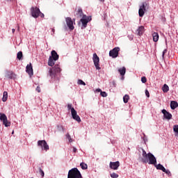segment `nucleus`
Segmentation results:
<instances>
[{"instance_id": "4468645a", "label": "nucleus", "mask_w": 178, "mask_h": 178, "mask_svg": "<svg viewBox=\"0 0 178 178\" xmlns=\"http://www.w3.org/2000/svg\"><path fill=\"white\" fill-rule=\"evenodd\" d=\"M161 112L163 114L165 119H166L167 120H170V119H172V113L168 112V111L165 109H163Z\"/></svg>"}, {"instance_id": "9b49d317", "label": "nucleus", "mask_w": 178, "mask_h": 178, "mask_svg": "<svg viewBox=\"0 0 178 178\" xmlns=\"http://www.w3.org/2000/svg\"><path fill=\"white\" fill-rule=\"evenodd\" d=\"M91 20L90 17H87V15H83L82 19H81V22L82 23V26L83 29H86L87 27V24L88 22Z\"/></svg>"}, {"instance_id": "a211bd4d", "label": "nucleus", "mask_w": 178, "mask_h": 178, "mask_svg": "<svg viewBox=\"0 0 178 178\" xmlns=\"http://www.w3.org/2000/svg\"><path fill=\"white\" fill-rule=\"evenodd\" d=\"M118 72L122 76H124V74H126V67H123L122 68H120L118 70ZM122 79H123V77H122Z\"/></svg>"}, {"instance_id": "aec40b11", "label": "nucleus", "mask_w": 178, "mask_h": 178, "mask_svg": "<svg viewBox=\"0 0 178 178\" xmlns=\"http://www.w3.org/2000/svg\"><path fill=\"white\" fill-rule=\"evenodd\" d=\"M156 168L157 169V170H162V172L165 171V167H163L162 165V164L159 163L158 165H155Z\"/></svg>"}, {"instance_id": "a878e982", "label": "nucleus", "mask_w": 178, "mask_h": 178, "mask_svg": "<svg viewBox=\"0 0 178 178\" xmlns=\"http://www.w3.org/2000/svg\"><path fill=\"white\" fill-rule=\"evenodd\" d=\"M129 99H130V97L128 95H125L123 97V102L124 104H127L129 102Z\"/></svg>"}, {"instance_id": "79ce46f5", "label": "nucleus", "mask_w": 178, "mask_h": 178, "mask_svg": "<svg viewBox=\"0 0 178 178\" xmlns=\"http://www.w3.org/2000/svg\"><path fill=\"white\" fill-rule=\"evenodd\" d=\"M36 91H37L38 92H41V88H40V86H38V87L36 88Z\"/></svg>"}, {"instance_id": "f8f14e48", "label": "nucleus", "mask_w": 178, "mask_h": 178, "mask_svg": "<svg viewBox=\"0 0 178 178\" xmlns=\"http://www.w3.org/2000/svg\"><path fill=\"white\" fill-rule=\"evenodd\" d=\"M71 114L74 120H76V122H78V123H80V122H81L80 116L77 115V111L74 108H72Z\"/></svg>"}, {"instance_id": "1a4fd4ad", "label": "nucleus", "mask_w": 178, "mask_h": 178, "mask_svg": "<svg viewBox=\"0 0 178 178\" xmlns=\"http://www.w3.org/2000/svg\"><path fill=\"white\" fill-rule=\"evenodd\" d=\"M92 60L97 70H101V67H99V57H98L97 53L93 54Z\"/></svg>"}, {"instance_id": "ea45409f", "label": "nucleus", "mask_w": 178, "mask_h": 178, "mask_svg": "<svg viewBox=\"0 0 178 178\" xmlns=\"http://www.w3.org/2000/svg\"><path fill=\"white\" fill-rule=\"evenodd\" d=\"M145 95L146 97H147V98H149V92L148 91V90H145Z\"/></svg>"}, {"instance_id": "6e6552de", "label": "nucleus", "mask_w": 178, "mask_h": 178, "mask_svg": "<svg viewBox=\"0 0 178 178\" xmlns=\"http://www.w3.org/2000/svg\"><path fill=\"white\" fill-rule=\"evenodd\" d=\"M120 51V47H115L114 49H113L112 50H111L109 51V56H111V58H118V56H119V51Z\"/></svg>"}, {"instance_id": "7c9ffc66", "label": "nucleus", "mask_w": 178, "mask_h": 178, "mask_svg": "<svg viewBox=\"0 0 178 178\" xmlns=\"http://www.w3.org/2000/svg\"><path fill=\"white\" fill-rule=\"evenodd\" d=\"M163 172H164V173H165L168 176H172V173L170 172V171L169 170H166V168H165V170Z\"/></svg>"}, {"instance_id": "c9c22d12", "label": "nucleus", "mask_w": 178, "mask_h": 178, "mask_svg": "<svg viewBox=\"0 0 178 178\" xmlns=\"http://www.w3.org/2000/svg\"><path fill=\"white\" fill-rule=\"evenodd\" d=\"M67 138L69 140V143H73V140L72 139L70 135H67Z\"/></svg>"}, {"instance_id": "c85d7f7f", "label": "nucleus", "mask_w": 178, "mask_h": 178, "mask_svg": "<svg viewBox=\"0 0 178 178\" xmlns=\"http://www.w3.org/2000/svg\"><path fill=\"white\" fill-rule=\"evenodd\" d=\"M111 177H112V178H118V177H119V175H118L115 172H113V173L111 174Z\"/></svg>"}, {"instance_id": "4c0bfd02", "label": "nucleus", "mask_w": 178, "mask_h": 178, "mask_svg": "<svg viewBox=\"0 0 178 178\" xmlns=\"http://www.w3.org/2000/svg\"><path fill=\"white\" fill-rule=\"evenodd\" d=\"M58 130L62 133V131H63V127L61 125L58 126Z\"/></svg>"}, {"instance_id": "a19ab883", "label": "nucleus", "mask_w": 178, "mask_h": 178, "mask_svg": "<svg viewBox=\"0 0 178 178\" xmlns=\"http://www.w3.org/2000/svg\"><path fill=\"white\" fill-rule=\"evenodd\" d=\"M142 138L143 139V141H145V143L146 141H148V140L147 139V136H145V135H143V137L142 136Z\"/></svg>"}, {"instance_id": "4be33fe9", "label": "nucleus", "mask_w": 178, "mask_h": 178, "mask_svg": "<svg viewBox=\"0 0 178 178\" xmlns=\"http://www.w3.org/2000/svg\"><path fill=\"white\" fill-rule=\"evenodd\" d=\"M148 8V3L147 2H143L139 9H143V10H146V8Z\"/></svg>"}, {"instance_id": "2eb2a0df", "label": "nucleus", "mask_w": 178, "mask_h": 178, "mask_svg": "<svg viewBox=\"0 0 178 178\" xmlns=\"http://www.w3.org/2000/svg\"><path fill=\"white\" fill-rule=\"evenodd\" d=\"M26 72L29 76H33L34 74V72H33V65H31V63L26 65Z\"/></svg>"}, {"instance_id": "412c9836", "label": "nucleus", "mask_w": 178, "mask_h": 178, "mask_svg": "<svg viewBox=\"0 0 178 178\" xmlns=\"http://www.w3.org/2000/svg\"><path fill=\"white\" fill-rule=\"evenodd\" d=\"M2 101L3 102H6V101H8V92H3Z\"/></svg>"}, {"instance_id": "cd10ccee", "label": "nucleus", "mask_w": 178, "mask_h": 178, "mask_svg": "<svg viewBox=\"0 0 178 178\" xmlns=\"http://www.w3.org/2000/svg\"><path fill=\"white\" fill-rule=\"evenodd\" d=\"M22 58H23V52L19 51L17 54V59L22 60Z\"/></svg>"}, {"instance_id": "f704fd0d", "label": "nucleus", "mask_w": 178, "mask_h": 178, "mask_svg": "<svg viewBox=\"0 0 178 178\" xmlns=\"http://www.w3.org/2000/svg\"><path fill=\"white\" fill-rule=\"evenodd\" d=\"M141 81H142V83H147V77L143 76V77L141 78Z\"/></svg>"}, {"instance_id": "2f4dec72", "label": "nucleus", "mask_w": 178, "mask_h": 178, "mask_svg": "<svg viewBox=\"0 0 178 178\" xmlns=\"http://www.w3.org/2000/svg\"><path fill=\"white\" fill-rule=\"evenodd\" d=\"M78 84H79L80 86H86V82H83V80L79 79L78 80Z\"/></svg>"}, {"instance_id": "9d476101", "label": "nucleus", "mask_w": 178, "mask_h": 178, "mask_svg": "<svg viewBox=\"0 0 178 178\" xmlns=\"http://www.w3.org/2000/svg\"><path fill=\"white\" fill-rule=\"evenodd\" d=\"M76 19H72V17H67L65 18V22L67 23V27L70 30H74V26H73V21L75 22Z\"/></svg>"}, {"instance_id": "09e8293b", "label": "nucleus", "mask_w": 178, "mask_h": 178, "mask_svg": "<svg viewBox=\"0 0 178 178\" xmlns=\"http://www.w3.org/2000/svg\"><path fill=\"white\" fill-rule=\"evenodd\" d=\"M100 1V2H104L105 1V0H99Z\"/></svg>"}, {"instance_id": "dca6fc26", "label": "nucleus", "mask_w": 178, "mask_h": 178, "mask_svg": "<svg viewBox=\"0 0 178 178\" xmlns=\"http://www.w3.org/2000/svg\"><path fill=\"white\" fill-rule=\"evenodd\" d=\"M144 31H145L144 26H140L136 31V34H137V35H143V34H144Z\"/></svg>"}, {"instance_id": "8fccbe9b", "label": "nucleus", "mask_w": 178, "mask_h": 178, "mask_svg": "<svg viewBox=\"0 0 178 178\" xmlns=\"http://www.w3.org/2000/svg\"><path fill=\"white\" fill-rule=\"evenodd\" d=\"M19 30H20V26H18L17 31H19Z\"/></svg>"}, {"instance_id": "b1692460", "label": "nucleus", "mask_w": 178, "mask_h": 178, "mask_svg": "<svg viewBox=\"0 0 178 178\" xmlns=\"http://www.w3.org/2000/svg\"><path fill=\"white\" fill-rule=\"evenodd\" d=\"M76 16H78V17H83V16H84V15H83V10L81 8L78 9Z\"/></svg>"}, {"instance_id": "393cba45", "label": "nucleus", "mask_w": 178, "mask_h": 178, "mask_svg": "<svg viewBox=\"0 0 178 178\" xmlns=\"http://www.w3.org/2000/svg\"><path fill=\"white\" fill-rule=\"evenodd\" d=\"M163 92H168L169 91V86L166 84H164L162 87Z\"/></svg>"}, {"instance_id": "bb28decb", "label": "nucleus", "mask_w": 178, "mask_h": 178, "mask_svg": "<svg viewBox=\"0 0 178 178\" xmlns=\"http://www.w3.org/2000/svg\"><path fill=\"white\" fill-rule=\"evenodd\" d=\"M80 166H81V169H83V170H86V169H88V165H87V164L86 163H81Z\"/></svg>"}, {"instance_id": "6ab92c4d", "label": "nucleus", "mask_w": 178, "mask_h": 178, "mask_svg": "<svg viewBox=\"0 0 178 178\" xmlns=\"http://www.w3.org/2000/svg\"><path fill=\"white\" fill-rule=\"evenodd\" d=\"M178 106V104L177 102H175V101H172L171 103H170V108L171 109H173L175 110V108H177Z\"/></svg>"}, {"instance_id": "c03bdc74", "label": "nucleus", "mask_w": 178, "mask_h": 178, "mask_svg": "<svg viewBox=\"0 0 178 178\" xmlns=\"http://www.w3.org/2000/svg\"><path fill=\"white\" fill-rule=\"evenodd\" d=\"M73 152H77V149L73 147Z\"/></svg>"}, {"instance_id": "de8ad7c7", "label": "nucleus", "mask_w": 178, "mask_h": 178, "mask_svg": "<svg viewBox=\"0 0 178 178\" xmlns=\"http://www.w3.org/2000/svg\"><path fill=\"white\" fill-rule=\"evenodd\" d=\"M12 31H13V33H15V31H16V29H12Z\"/></svg>"}, {"instance_id": "58836bf2", "label": "nucleus", "mask_w": 178, "mask_h": 178, "mask_svg": "<svg viewBox=\"0 0 178 178\" xmlns=\"http://www.w3.org/2000/svg\"><path fill=\"white\" fill-rule=\"evenodd\" d=\"M168 53V49H164L163 51V54H162V57H163V58H165V54H167Z\"/></svg>"}, {"instance_id": "a18cd8bd", "label": "nucleus", "mask_w": 178, "mask_h": 178, "mask_svg": "<svg viewBox=\"0 0 178 178\" xmlns=\"http://www.w3.org/2000/svg\"><path fill=\"white\" fill-rule=\"evenodd\" d=\"M51 31H52V35H54V34H55V29H51Z\"/></svg>"}, {"instance_id": "49530a36", "label": "nucleus", "mask_w": 178, "mask_h": 178, "mask_svg": "<svg viewBox=\"0 0 178 178\" xmlns=\"http://www.w3.org/2000/svg\"><path fill=\"white\" fill-rule=\"evenodd\" d=\"M96 91H97V92H102V90L101 89H99V88L97 89Z\"/></svg>"}, {"instance_id": "5701e85b", "label": "nucleus", "mask_w": 178, "mask_h": 178, "mask_svg": "<svg viewBox=\"0 0 178 178\" xmlns=\"http://www.w3.org/2000/svg\"><path fill=\"white\" fill-rule=\"evenodd\" d=\"M138 15L140 17H143V16L145 15V10H143V8H139Z\"/></svg>"}, {"instance_id": "473e14b6", "label": "nucleus", "mask_w": 178, "mask_h": 178, "mask_svg": "<svg viewBox=\"0 0 178 178\" xmlns=\"http://www.w3.org/2000/svg\"><path fill=\"white\" fill-rule=\"evenodd\" d=\"M39 172H40V176H42V177H44V176H45V173H44V170H42V169L40 168Z\"/></svg>"}, {"instance_id": "37998d69", "label": "nucleus", "mask_w": 178, "mask_h": 178, "mask_svg": "<svg viewBox=\"0 0 178 178\" xmlns=\"http://www.w3.org/2000/svg\"><path fill=\"white\" fill-rule=\"evenodd\" d=\"M39 16H40L42 18L45 17V15H44V13H41V11H40V13L39 14Z\"/></svg>"}, {"instance_id": "f03ea898", "label": "nucleus", "mask_w": 178, "mask_h": 178, "mask_svg": "<svg viewBox=\"0 0 178 178\" xmlns=\"http://www.w3.org/2000/svg\"><path fill=\"white\" fill-rule=\"evenodd\" d=\"M67 178H83V176L77 168H74L69 170Z\"/></svg>"}, {"instance_id": "3c124183", "label": "nucleus", "mask_w": 178, "mask_h": 178, "mask_svg": "<svg viewBox=\"0 0 178 178\" xmlns=\"http://www.w3.org/2000/svg\"><path fill=\"white\" fill-rule=\"evenodd\" d=\"M15 134V131H13V132L11 133V134Z\"/></svg>"}, {"instance_id": "e433bc0d", "label": "nucleus", "mask_w": 178, "mask_h": 178, "mask_svg": "<svg viewBox=\"0 0 178 178\" xmlns=\"http://www.w3.org/2000/svg\"><path fill=\"white\" fill-rule=\"evenodd\" d=\"M67 109L68 111L71 110V113H72V109H74V108L72 107V104H67Z\"/></svg>"}, {"instance_id": "423d86ee", "label": "nucleus", "mask_w": 178, "mask_h": 178, "mask_svg": "<svg viewBox=\"0 0 178 178\" xmlns=\"http://www.w3.org/2000/svg\"><path fill=\"white\" fill-rule=\"evenodd\" d=\"M31 16L35 19H37L40 17V10L38 7H31Z\"/></svg>"}, {"instance_id": "c756f323", "label": "nucleus", "mask_w": 178, "mask_h": 178, "mask_svg": "<svg viewBox=\"0 0 178 178\" xmlns=\"http://www.w3.org/2000/svg\"><path fill=\"white\" fill-rule=\"evenodd\" d=\"M173 130L175 133H177V134H178V124L173 126Z\"/></svg>"}, {"instance_id": "ddd939ff", "label": "nucleus", "mask_w": 178, "mask_h": 178, "mask_svg": "<svg viewBox=\"0 0 178 178\" xmlns=\"http://www.w3.org/2000/svg\"><path fill=\"white\" fill-rule=\"evenodd\" d=\"M120 166V163L119 161H115V162L111 161L109 164L110 169H113V170H118Z\"/></svg>"}, {"instance_id": "f3484780", "label": "nucleus", "mask_w": 178, "mask_h": 178, "mask_svg": "<svg viewBox=\"0 0 178 178\" xmlns=\"http://www.w3.org/2000/svg\"><path fill=\"white\" fill-rule=\"evenodd\" d=\"M152 38H153V41L154 42H158V40H159V34L156 32H154L152 33Z\"/></svg>"}, {"instance_id": "20e7f679", "label": "nucleus", "mask_w": 178, "mask_h": 178, "mask_svg": "<svg viewBox=\"0 0 178 178\" xmlns=\"http://www.w3.org/2000/svg\"><path fill=\"white\" fill-rule=\"evenodd\" d=\"M61 70L59 65H56L54 67L49 68V76H50L51 79H54L56 76V73H59Z\"/></svg>"}, {"instance_id": "39448f33", "label": "nucleus", "mask_w": 178, "mask_h": 178, "mask_svg": "<svg viewBox=\"0 0 178 178\" xmlns=\"http://www.w3.org/2000/svg\"><path fill=\"white\" fill-rule=\"evenodd\" d=\"M0 120L3 122V124L5 125V127H10V122L8 120V117L3 113H0Z\"/></svg>"}, {"instance_id": "7ed1b4c3", "label": "nucleus", "mask_w": 178, "mask_h": 178, "mask_svg": "<svg viewBox=\"0 0 178 178\" xmlns=\"http://www.w3.org/2000/svg\"><path fill=\"white\" fill-rule=\"evenodd\" d=\"M59 59V55H58V53H56V51L52 50L51 51V56H49V60H48V65L54 66L55 65V62Z\"/></svg>"}, {"instance_id": "0eeeda50", "label": "nucleus", "mask_w": 178, "mask_h": 178, "mask_svg": "<svg viewBox=\"0 0 178 178\" xmlns=\"http://www.w3.org/2000/svg\"><path fill=\"white\" fill-rule=\"evenodd\" d=\"M38 147H40L44 151H48L49 149V145H48V143H47V141L45 140H38Z\"/></svg>"}, {"instance_id": "f257e3e1", "label": "nucleus", "mask_w": 178, "mask_h": 178, "mask_svg": "<svg viewBox=\"0 0 178 178\" xmlns=\"http://www.w3.org/2000/svg\"><path fill=\"white\" fill-rule=\"evenodd\" d=\"M142 162L143 163H148L149 165H156V158H155V156L152 154V153L149 152L147 154V152L144 150V149H142Z\"/></svg>"}, {"instance_id": "72a5a7b5", "label": "nucleus", "mask_w": 178, "mask_h": 178, "mask_svg": "<svg viewBox=\"0 0 178 178\" xmlns=\"http://www.w3.org/2000/svg\"><path fill=\"white\" fill-rule=\"evenodd\" d=\"M100 95H102L104 98H105L106 97H108V94L106 92H103V91L100 92Z\"/></svg>"}]
</instances>
